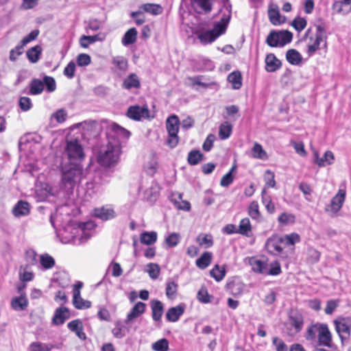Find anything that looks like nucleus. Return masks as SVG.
<instances>
[{
	"instance_id": "5fc2aeb1",
	"label": "nucleus",
	"mask_w": 351,
	"mask_h": 351,
	"mask_svg": "<svg viewBox=\"0 0 351 351\" xmlns=\"http://www.w3.org/2000/svg\"><path fill=\"white\" fill-rule=\"evenodd\" d=\"M213 296L209 295L206 288L202 287L200 289L197 294V299L202 303L207 304L210 302V298Z\"/></svg>"
},
{
	"instance_id": "58836bf2",
	"label": "nucleus",
	"mask_w": 351,
	"mask_h": 351,
	"mask_svg": "<svg viewBox=\"0 0 351 351\" xmlns=\"http://www.w3.org/2000/svg\"><path fill=\"white\" fill-rule=\"evenodd\" d=\"M44 90V83L39 79L34 78L29 83V93L33 95L40 94Z\"/></svg>"
},
{
	"instance_id": "473e14b6",
	"label": "nucleus",
	"mask_w": 351,
	"mask_h": 351,
	"mask_svg": "<svg viewBox=\"0 0 351 351\" xmlns=\"http://www.w3.org/2000/svg\"><path fill=\"white\" fill-rule=\"evenodd\" d=\"M273 5L271 4L268 10V15L270 22L274 25H280L284 23V21H280V14L277 5H274V8H271Z\"/></svg>"
},
{
	"instance_id": "338daca9",
	"label": "nucleus",
	"mask_w": 351,
	"mask_h": 351,
	"mask_svg": "<svg viewBox=\"0 0 351 351\" xmlns=\"http://www.w3.org/2000/svg\"><path fill=\"white\" fill-rule=\"evenodd\" d=\"M278 221L283 224H288L289 223L295 222V216L292 214H287L286 213H282L278 219Z\"/></svg>"
},
{
	"instance_id": "69168bd1",
	"label": "nucleus",
	"mask_w": 351,
	"mask_h": 351,
	"mask_svg": "<svg viewBox=\"0 0 351 351\" xmlns=\"http://www.w3.org/2000/svg\"><path fill=\"white\" fill-rule=\"evenodd\" d=\"M215 139V136L214 134H208L202 145V149L205 152L210 151V149L213 147V143H214Z\"/></svg>"
},
{
	"instance_id": "4468645a",
	"label": "nucleus",
	"mask_w": 351,
	"mask_h": 351,
	"mask_svg": "<svg viewBox=\"0 0 351 351\" xmlns=\"http://www.w3.org/2000/svg\"><path fill=\"white\" fill-rule=\"evenodd\" d=\"M332 340V336L328 325L326 324H323L321 325L319 328V331L317 335V345L318 346H324L329 347L330 346V343Z\"/></svg>"
},
{
	"instance_id": "9b49d317",
	"label": "nucleus",
	"mask_w": 351,
	"mask_h": 351,
	"mask_svg": "<svg viewBox=\"0 0 351 351\" xmlns=\"http://www.w3.org/2000/svg\"><path fill=\"white\" fill-rule=\"evenodd\" d=\"M335 328L339 336L343 343L348 341L350 335V320L343 318L341 320L335 321Z\"/></svg>"
},
{
	"instance_id": "ddd939ff",
	"label": "nucleus",
	"mask_w": 351,
	"mask_h": 351,
	"mask_svg": "<svg viewBox=\"0 0 351 351\" xmlns=\"http://www.w3.org/2000/svg\"><path fill=\"white\" fill-rule=\"evenodd\" d=\"M231 16L230 12H223L221 20L214 24L213 29L211 30L217 38L226 32Z\"/></svg>"
},
{
	"instance_id": "b1692460",
	"label": "nucleus",
	"mask_w": 351,
	"mask_h": 351,
	"mask_svg": "<svg viewBox=\"0 0 351 351\" xmlns=\"http://www.w3.org/2000/svg\"><path fill=\"white\" fill-rule=\"evenodd\" d=\"M106 38L104 34H97L94 36L83 35L80 38V45L83 48H87L90 44L97 41H103Z\"/></svg>"
},
{
	"instance_id": "79ce46f5",
	"label": "nucleus",
	"mask_w": 351,
	"mask_h": 351,
	"mask_svg": "<svg viewBox=\"0 0 351 351\" xmlns=\"http://www.w3.org/2000/svg\"><path fill=\"white\" fill-rule=\"evenodd\" d=\"M140 240L143 244L148 245H152L157 240V233L154 231L144 232L141 234Z\"/></svg>"
},
{
	"instance_id": "a211bd4d",
	"label": "nucleus",
	"mask_w": 351,
	"mask_h": 351,
	"mask_svg": "<svg viewBox=\"0 0 351 351\" xmlns=\"http://www.w3.org/2000/svg\"><path fill=\"white\" fill-rule=\"evenodd\" d=\"M93 215L102 221H107L115 217V213L112 208L101 206L95 208L92 212Z\"/></svg>"
},
{
	"instance_id": "de8ad7c7",
	"label": "nucleus",
	"mask_w": 351,
	"mask_h": 351,
	"mask_svg": "<svg viewBox=\"0 0 351 351\" xmlns=\"http://www.w3.org/2000/svg\"><path fill=\"white\" fill-rule=\"evenodd\" d=\"M40 263L45 269H51L55 265L54 258L48 254L40 256Z\"/></svg>"
},
{
	"instance_id": "6e6552de",
	"label": "nucleus",
	"mask_w": 351,
	"mask_h": 351,
	"mask_svg": "<svg viewBox=\"0 0 351 351\" xmlns=\"http://www.w3.org/2000/svg\"><path fill=\"white\" fill-rule=\"evenodd\" d=\"M346 199V191L339 189L337 193L332 198L330 204L325 207V212L330 213L331 217H335L342 208Z\"/></svg>"
},
{
	"instance_id": "423d86ee",
	"label": "nucleus",
	"mask_w": 351,
	"mask_h": 351,
	"mask_svg": "<svg viewBox=\"0 0 351 351\" xmlns=\"http://www.w3.org/2000/svg\"><path fill=\"white\" fill-rule=\"evenodd\" d=\"M64 152L67 156L66 162H80L84 158L82 145L76 139L66 141ZM66 162V160H64Z\"/></svg>"
},
{
	"instance_id": "864d4df0",
	"label": "nucleus",
	"mask_w": 351,
	"mask_h": 351,
	"mask_svg": "<svg viewBox=\"0 0 351 351\" xmlns=\"http://www.w3.org/2000/svg\"><path fill=\"white\" fill-rule=\"evenodd\" d=\"M178 200L176 199H173L172 202H173L174 205L176 206L177 208L182 210L188 211L191 208V204L189 202L185 200H182V195L178 194Z\"/></svg>"
},
{
	"instance_id": "13d9d810",
	"label": "nucleus",
	"mask_w": 351,
	"mask_h": 351,
	"mask_svg": "<svg viewBox=\"0 0 351 351\" xmlns=\"http://www.w3.org/2000/svg\"><path fill=\"white\" fill-rule=\"evenodd\" d=\"M147 267H148L147 272L152 279H156L160 274V267L156 263H149Z\"/></svg>"
},
{
	"instance_id": "f3484780",
	"label": "nucleus",
	"mask_w": 351,
	"mask_h": 351,
	"mask_svg": "<svg viewBox=\"0 0 351 351\" xmlns=\"http://www.w3.org/2000/svg\"><path fill=\"white\" fill-rule=\"evenodd\" d=\"M195 34L202 45L210 44L217 38L211 29L204 30L203 28L199 27L196 29Z\"/></svg>"
},
{
	"instance_id": "bf43d9fd",
	"label": "nucleus",
	"mask_w": 351,
	"mask_h": 351,
	"mask_svg": "<svg viewBox=\"0 0 351 351\" xmlns=\"http://www.w3.org/2000/svg\"><path fill=\"white\" fill-rule=\"evenodd\" d=\"M112 62L119 68V70L122 71H125L128 69V61L125 58L122 56L114 58L112 60Z\"/></svg>"
},
{
	"instance_id": "2f4dec72",
	"label": "nucleus",
	"mask_w": 351,
	"mask_h": 351,
	"mask_svg": "<svg viewBox=\"0 0 351 351\" xmlns=\"http://www.w3.org/2000/svg\"><path fill=\"white\" fill-rule=\"evenodd\" d=\"M42 51V47L40 45H36L29 48L26 52L29 61L32 63H36L40 58Z\"/></svg>"
},
{
	"instance_id": "a18cd8bd",
	"label": "nucleus",
	"mask_w": 351,
	"mask_h": 351,
	"mask_svg": "<svg viewBox=\"0 0 351 351\" xmlns=\"http://www.w3.org/2000/svg\"><path fill=\"white\" fill-rule=\"evenodd\" d=\"M267 263L263 261L255 260L252 263V270L258 274H266L267 272Z\"/></svg>"
},
{
	"instance_id": "ea45409f",
	"label": "nucleus",
	"mask_w": 351,
	"mask_h": 351,
	"mask_svg": "<svg viewBox=\"0 0 351 351\" xmlns=\"http://www.w3.org/2000/svg\"><path fill=\"white\" fill-rule=\"evenodd\" d=\"M232 131V125L228 121L222 123L219 128V136L221 140L227 139L230 137Z\"/></svg>"
},
{
	"instance_id": "20e7f679",
	"label": "nucleus",
	"mask_w": 351,
	"mask_h": 351,
	"mask_svg": "<svg viewBox=\"0 0 351 351\" xmlns=\"http://www.w3.org/2000/svg\"><path fill=\"white\" fill-rule=\"evenodd\" d=\"M180 124L179 118L176 114L169 116L166 121V128L168 132L167 145L171 149L176 147L179 142L178 133Z\"/></svg>"
},
{
	"instance_id": "c85d7f7f",
	"label": "nucleus",
	"mask_w": 351,
	"mask_h": 351,
	"mask_svg": "<svg viewBox=\"0 0 351 351\" xmlns=\"http://www.w3.org/2000/svg\"><path fill=\"white\" fill-rule=\"evenodd\" d=\"M289 324L295 329V332H300L304 324V319L302 314L299 313H291L289 316Z\"/></svg>"
},
{
	"instance_id": "2eb2a0df",
	"label": "nucleus",
	"mask_w": 351,
	"mask_h": 351,
	"mask_svg": "<svg viewBox=\"0 0 351 351\" xmlns=\"http://www.w3.org/2000/svg\"><path fill=\"white\" fill-rule=\"evenodd\" d=\"M186 305L181 303L176 306L171 307L166 313V319L171 322H177L184 313Z\"/></svg>"
},
{
	"instance_id": "f8f14e48",
	"label": "nucleus",
	"mask_w": 351,
	"mask_h": 351,
	"mask_svg": "<svg viewBox=\"0 0 351 351\" xmlns=\"http://www.w3.org/2000/svg\"><path fill=\"white\" fill-rule=\"evenodd\" d=\"M284 241L282 237L272 236L267 239L265 247L267 251L274 255L280 254L282 252L280 244Z\"/></svg>"
},
{
	"instance_id": "c756f323",
	"label": "nucleus",
	"mask_w": 351,
	"mask_h": 351,
	"mask_svg": "<svg viewBox=\"0 0 351 351\" xmlns=\"http://www.w3.org/2000/svg\"><path fill=\"white\" fill-rule=\"evenodd\" d=\"M138 32L136 28L129 29L123 35L121 39V43L123 46L128 47L134 44L137 39Z\"/></svg>"
},
{
	"instance_id": "aec40b11",
	"label": "nucleus",
	"mask_w": 351,
	"mask_h": 351,
	"mask_svg": "<svg viewBox=\"0 0 351 351\" xmlns=\"http://www.w3.org/2000/svg\"><path fill=\"white\" fill-rule=\"evenodd\" d=\"M70 317V311L68 308L60 307L56 310L52 322L55 325H62Z\"/></svg>"
},
{
	"instance_id": "f704fd0d",
	"label": "nucleus",
	"mask_w": 351,
	"mask_h": 351,
	"mask_svg": "<svg viewBox=\"0 0 351 351\" xmlns=\"http://www.w3.org/2000/svg\"><path fill=\"white\" fill-rule=\"evenodd\" d=\"M286 59L291 64L298 65L301 63L302 58L296 49H291L286 53Z\"/></svg>"
},
{
	"instance_id": "393cba45",
	"label": "nucleus",
	"mask_w": 351,
	"mask_h": 351,
	"mask_svg": "<svg viewBox=\"0 0 351 351\" xmlns=\"http://www.w3.org/2000/svg\"><path fill=\"white\" fill-rule=\"evenodd\" d=\"M150 305L152 319L156 322L160 321L164 312L162 303L160 300H153Z\"/></svg>"
},
{
	"instance_id": "c9c22d12",
	"label": "nucleus",
	"mask_w": 351,
	"mask_h": 351,
	"mask_svg": "<svg viewBox=\"0 0 351 351\" xmlns=\"http://www.w3.org/2000/svg\"><path fill=\"white\" fill-rule=\"evenodd\" d=\"M203 160L204 154L198 149H193L188 154L187 162L190 165H197Z\"/></svg>"
},
{
	"instance_id": "e433bc0d",
	"label": "nucleus",
	"mask_w": 351,
	"mask_h": 351,
	"mask_svg": "<svg viewBox=\"0 0 351 351\" xmlns=\"http://www.w3.org/2000/svg\"><path fill=\"white\" fill-rule=\"evenodd\" d=\"M228 80L232 85L234 89H240L242 86V76L240 71H233L228 76Z\"/></svg>"
},
{
	"instance_id": "f257e3e1",
	"label": "nucleus",
	"mask_w": 351,
	"mask_h": 351,
	"mask_svg": "<svg viewBox=\"0 0 351 351\" xmlns=\"http://www.w3.org/2000/svg\"><path fill=\"white\" fill-rule=\"evenodd\" d=\"M61 179L60 187L66 191H71L78 186L83 178H86L87 172L78 162H65L60 165Z\"/></svg>"
},
{
	"instance_id": "bb28decb",
	"label": "nucleus",
	"mask_w": 351,
	"mask_h": 351,
	"mask_svg": "<svg viewBox=\"0 0 351 351\" xmlns=\"http://www.w3.org/2000/svg\"><path fill=\"white\" fill-rule=\"evenodd\" d=\"M335 160L334 154L330 151H326L323 157L319 158L317 153H315V162L319 167H325L333 163Z\"/></svg>"
},
{
	"instance_id": "39448f33",
	"label": "nucleus",
	"mask_w": 351,
	"mask_h": 351,
	"mask_svg": "<svg viewBox=\"0 0 351 351\" xmlns=\"http://www.w3.org/2000/svg\"><path fill=\"white\" fill-rule=\"evenodd\" d=\"M315 28V38L313 36L309 37L310 40L313 41V43L308 45L306 53L308 56H313L320 49L321 43L323 41H326L328 38L326 28L324 23L316 24Z\"/></svg>"
},
{
	"instance_id": "3c124183",
	"label": "nucleus",
	"mask_w": 351,
	"mask_h": 351,
	"mask_svg": "<svg viewBox=\"0 0 351 351\" xmlns=\"http://www.w3.org/2000/svg\"><path fill=\"white\" fill-rule=\"evenodd\" d=\"M152 348L155 351H168L169 341L165 338L160 339L152 344Z\"/></svg>"
},
{
	"instance_id": "c03bdc74",
	"label": "nucleus",
	"mask_w": 351,
	"mask_h": 351,
	"mask_svg": "<svg viewBox=\"0 0 351 351\" xmlns=\"http://www.w3.org/2000/svg\"><path fill=\"white\" fill-rule=\"evenodd\" d=\"M180 235L179 233L172 232L165 239V243L167 247H174L180 242Z\"/></svg>"
},
{
	"instance_id": "6e6d98bb",
	"label": "nucleus",
	"mask_w": 351,
	"mask_h": 351,
	"mask_svg": "<svg viewBox=\"0 0 351 351\" xmlns=\"http://www.w3.org/2000/svg\"><path fill=\"white\" fill-rule=\"evenodd\" d=\"M44 86H46V90L48 93L53 92L56 88V80L53 77L45 75L43 77Z\"/></svg>"
},
{
	"instance_id": "72a5a7b5",
	"label": "nucleus",
	"mask_w": 351,
	"mask_h": 351,
	"mask_svg": "<svg viewBox=\"0 0 351 351\" xmlns=\"http://www.w3.org/2000/svg\"><path fill=\"white\" fill-rule=\"evenodd\" d=\"M322 323H315L311 324L306 329L305 338L308 341H315L319 331V328Z\"/></svg>"
},
{
	"instance_id": "4d7b16f0",
	"label": "nucleus",
	"mask_w": 351,
	"mask_h": 351,
	"mask_svg": "<svg viewBox=\"0 0 351 351\" xmlns=\"http://www.w3.org/2000/svg\"><path fill=\"white\" fill-rule=\"evenodd\" d=\"M248 215L254 219H257L260 217L261 214L258 210V204L257 202H252L248 208Z\"/></svg>"
},
{
	"instance_id": "774afa93",
	"label": "nucleus",
	"mask_w": 351,
	"mask_h": 351,
	"mask_svg": "<svg viewBox=\"0 0 351 351\" xmlns=\"http://www.w3.org/2000/svg\"><path fill=\"white\" fill-rule=\"evenodd\" d=\"M273 344L276 346V351H287L288 348L285 343L280 338L275 337L272 339Z\"/></svg>"
},
{
	"instance_id": "1a4fd4ad",
	"label": "nucleus",
	"mask_w": 351,
	"mask_h": 351,
	"mask_svg": "<svg viewBox=\"0 0 351 351\" xmlns=\"http://www.w3.org/2000/svg\"><path fill=\"white\" fill-rule=\"evenodd\" d=\"M39 33L40 31L36 29L32 30L28 35L24 37L21 40L20 44L16 46L14 49H11L10 52V60L11 61H15L16 60V56H14L15 50H17L16 56H20L22 54L24 46L31 41L36 40L39 35Z\"/></svg>"
},
{
	"instance_id": "7ed1b4c3",
	"label": "nucleus",
	"mask_w": 351,
	"mask_h": 351,
	"mask_svg": "<svg viewBox=\"0 0 351 351\" xmlns=\"http://www.w3.org/2000/svg\"><path fill=\"white\" fill-rule=\"evenodd\" d=\"M293 34L288 30H271L265 43L271 47H283L291 42Z\"/></svg>"
},
{
	"instance_id": "a878e982",
	"label": "nucleus",
	"mask_w": 351,
	"mask_h": 351,
	"mask_svg": "<svg viewBox=\"0 0 351 351\" xmlns=\"http://www.w3.org/2000/svg\"><path fill=\"white\" fill-rule=\"evenodd\" d=\"M73 304L77 309H86L91 306V302L84 300L80 295L79 290H74Z\"/></svg>"
},
{
	"instance_id": "9d476101",
	"label": "nucleus",
	"mask_w": 351,
	"mask_h": 351,
	"mask_svg": "<svg viewBox=\"0 0 351 351\" xmlns=\"http://www.w3.org/2000/svg\"><path fill=\"white\" fill-rule=\"evenodd\" d=\"M149 114V110L147 106H132L128 108L126 112L127 117L134 121H140L142 118H147Z\"/></svg>"
},
{
	"instance_id": "6ab92c4d",
	"label": "nucleus",
	"mask_w": 351,
	"mask_h": 351,
	"mask_svg": "<svg viewBox=\"0 0 351 351\" xmlns=\"http://www.w3.org/2000/svg\"><path fill=\"white\" fill-rule=\"evenodd\" d=\"M11 307L14 311H25L29 304L28 300L27 299L25 292H21V295L14 297L11 300Z\"/></svg>"
},
{
	"instance_id": "4c0bfd02",
	"label": "nucleus",
	"mask_w": 351,
	"mask_h": 351,
	"mask_svg": "<svg viewBox=\"0 0 351 351\" xmlns=\"http://www.w3.org/2000/svg\"><path fill=\"white\" fill-rule=\"evenodd\" d=\"M144 12L150 13L153 15H159L162 13L163 9L159 4L144 3L141 7Z\"/></svg>"
},
{
	"instance_id": "e2e57ef3",
	"label": "nucleus",
	"mask_w": 351,
	"mask_h": 351,
	"mask_svg": "<svg viewBox=\"0 0 351 351\" xmlns=\"http://www.w3.org/2000/svg\"><path fill=\"white\" fill-rule=\"evenodd\" d=\"M51 348L41 342H33L29 346V351H50Z\"/></svg>"
},
{
	"instance_id": "8fccbe9b",
	"label": "nucleus",
	"mask_w": 351,
	"mask_h": 351,
	"mask_svg": "<svg viewBox=\"0 0 351 351\" xmlns=\"http://www.w3.org/2000/svg\"><path fill=\"white\" fill-rule=\"evenodd\" d=\"M291 25L297 32H300L306 27L307 21L304 18L298 16L292 21Z\"/></svg>"
},
{
	"instance_id": "0eeeda50",
	"label": "nucleus",
	"mask_w": 351,
	"mask_h": 351,
	"mask_svg": "<svg viewBox=\"0 0 351 351\" xmlns=\"http://www.w3.org/2000/svg\"><path fill=\"white\" fill-rule=\"evenodd\" d=\"M131 133L130 131L119 125L117 123H111L106 130V136L109 141H119L121 145V139H128Z\"/></svg>"
},
{
	"instance_id": "a19ab883",
	"label": "nucleus",
	"mask_w": 351,
	"mask_h": 351,
	"mask_svg": "<svg viewBox=\"0 0 351 351\" xmlns=\"http://www.w3.org/2000/svg\"><path fill=\"white\" fill-rule=\"evenodd\" d=\"M211 260L212 254L209 252H205L196 260V265L199 268L204 269L210 264Z\"/></svg>"
},
{
	"instance_id": "4be33fe9",
	"label": "nucleus",
	"mask_w": 351,
	"mask_h": 351,
	"mask_svg": "<svg viewBox=\"0 0 351 351\" xmlns=\"http://www.w3.org/2000/svg\"><path fill=\"white\" fill-rule=\"evenodd\" d=\"M30 213L29 204L23 200H19L12 208V214L16 217L27 216Z\"/></svg>"
},
{
	"instance_id": "09e8293b",
	"label": "nucleus",
	"mask_w": 351,
	"mask_h": 351,
	"mask_svg": "<svg viewBox=\"0 0 351 351\" xmlns=\"http://www.w3.org/2000/svg\"><path fill=\"white\" fill-rule=\"evenodd\" d=\"M253 157L258 159H265L267 158V153L263 149L262 145L258 143H255L252 149Z\"/></svg>"
},
{
	"instance_id": "f03ea898",
	"label": "nucleus",
	"mask_w": 351,
	"mask_h": 351,
	"mask_svg": "<svg viewBox=\"0 0 351 351\" xmlns=\"http://www.w3.org/2000/svg\"><path fill=\"white\" fill-rule=\"evenodd\" d=\"M121 146L119 141H109L106 147L101 149L97 157L98 162L104 167H110L117 162Z\"/></svg>"
},
{
	"instance_id": "603ef678",
	"label": "nucleus",
	"mask_w": 351,
	"mask_h": 351,
	"mask_svg": "<svg viewBox=\"0 0 351 351\" xmlns=\"http://www.w3.org/2000/svg\"><path fill=\"white\" fill-rule=\"evenodd\" d=\"M178 291V284L173 281L168 282L166 285V295L169 299L173 300L176 298Z\"/></svg>"
},
{
	"instance_id": "412c9836",
	"label": "nucleus",
	"mask_w": 351,
	"mask_h": 351,
	"mask_svg": "<svg viewBox=\"0 0 351 351\" xmlns=\"http://www.w3.org/2000/svg\"><path fill=\"white\" fill-rule=\"evenodd\" d=\"M146 309V304L142 302H138L128 314L125 320V324H129L134 319L143 314Z\"/></svg>"
},
{
	"instance_id": "052dcab7",
	"label": "nucleus",
	"mask_w": 351,
	"mask_h": 351,
	"mask_svg": "<svg viewBox=\"0 0 351 351\" xmlns=\"http://www.w3.org/2000/svg\"><path fill=\"white\" fill-rule=\"evenodd\" d=\"M91 62L90 56L86 53H80L77 56V64L79 66H86Z\"/></svg>"
},
{
	"instance_id": "37998d69",
	"label": "nucleus",
	"mask_w": 351,
	"mask_h": 351,
	"mask_svg": "<svg viewBox=\"0 0 351 351\" xmlns=\"http://www.w3.org/2000/svg\"><path fill=\"white\" fill-rule=\"evenodd\" d=\"M252 226L250 224V219L248 218H244L241 220L238 228V234L249 237L250 232H251Z\"/></svg>"
},
{
	"instance_id": "cd10ccee",
	"label": "nucleus",
	"mask_w": 351,
	"mask_h": 351,
	"mask_svg": "<svg viewBox=\"0 0 351 351\" xmlns=\"http://www.w3.org/2000/svg\"><path fill=\"white\" fill-rule=\"evenodd\" d=\"M141 86V82L135 73H130L123 82L122 87L126 90L138 88Z\"/></svg>"
},
{
	"instance_id": "7c9ffc66",
	"label": "nucleus",
	"mask_w": 351,
	"mask_h": 351,
	"mask_svg": "<svg viewBox=\"0 0 351 351\" xmlns=\"http://www.w3.org/2000/svg\"><path fill=\"white\" fill-rule=\"evenodd\" d=\"M192 5L196 12L199 13H201L202 11L208 13L212 10V4L210 0H193Z\"/></svg>"
},
{
	"instance_id": "5701e85b",
	"label": "nucleus",
	"mask_w": 351,
	"mask_h": 351,
	"mask_svg": "<svg viewBox=\"0 0 351 351\" xmlns=\"http://www.w3.org/2000/svg\"><path fill=\"white\" fill-rule=\"evenodd\" d=\"M245 285L239 279H234L227 284V289L234 296L242 294Z\"/></svg>"
},
{
	"instance_id": "0e129e2a",
	"label": "nucleus",
	"mask_w": 351,
	"mask_h": 351,
	"mask_svg": "<svg viewBox=\"0 0 351 351\" xmlns=\"http://www.w3.org/2000/svg\"><path fill=\"white\" fill-rule=\"evenodd\" d=\"M75 63L73 61L69 62L64 69V75L69 79L73 78L75 75Z\"/></svg>"
},
{
	"instance_id": "680f3d73",
	"label": "nucleus",
	"mask_w": 351,
	"mask_h": 351,
	"mask_svg": "<svg viewBox=\"0 0 351 351\" xmlns=\"http://www.w3.org/2000/svg\"><path fill=\"white\" fill-rule=\"evenodd\" d=\"M19 106L23 111L25 112L31 109L32 107V103L30 98L27 97H21L19 101Z\"/></svg>"
},
{
	"instance_id": "49530a36",
	"label": "nucleus",
	"mask_w": 351,
	"mask_h": 351,
	"mask_svg": "<svg viewBox=\"0 0 351 351\" xmlns=\"http://www.w3.org/2000/svg\"><path fill=\"white\" fill-rule=\"evenodd\" d=\"M210 274L216 281H221L226 275L224 266L220 267L218 265H215V267L210 270Z\"/></svg>"
},
{
	"instance_id": "dca6fc26",
	"label": "nucleus",
	"mask_w": 351,
	"mask_h": 351,
	"mask_svg": "<svg viewBox=\"0 0 351 351\" xmlns=\"http://www.w3.org/2000/svg\"><path fill=\"white\" fill-rule=\"evenodd\" d=\"M265 69L267 72L274 73L280 69L282 66L281 61L278 59L274 53L267 54L265 60Z\"/></svg>"
}]
</instances>
